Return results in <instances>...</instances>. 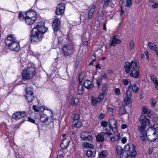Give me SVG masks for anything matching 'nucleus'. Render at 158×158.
Returning <instances> with one entry per match:
<instances>
[{"label": "nucleus", "mask_w": 158, "mask_h": 158, "mask_svg": "<svg viewBox=\"0 0 158 158\" xmlns=\"http://www.w3.org/2000/svg\"><path fill=\"white\" fill-rule=\"evenodd\" d=\"M125 72L127 73H130L129 75L135 78L139 77L140 70L139 67L137 65V61L132 60L131 62H127L124 66Z\"/></svg>", "instance_id": "f257e3e1"}, {"label": "nucleus", "mask_w": 158, "mask_h": 158, "mask_svg": "<svg viewBox=\"0 0 158 158\" xmlns=\"http://www.w3.org/2000/svg\"><path fill=\"white\" fill-rule=\"evenodd\" d=\"M139 121L141 125L138 127V129L139 131L141 132L142 135L140 136V138L142 140L145 141L147 139H148L149 137H147V132L145 129L146 127V125H150V121L145 115H142L139 118Z\"/></svg>", "instance_id": "f03ea898"}, {"label": "nucleus", "mask_w": 158, "mask_h": 158, "mask_svg": "<svg viewBox=\"0 0 158 158\" xmlns=\"http://www.w3.org/2000/svg\"><path fill=\"white\" fill-rule=\"evenodd\" d=\"M5 43L10 50L18 52L20 49L19 42L16 40L15 38L12 35H8L5 40Z\"/></svg>", "instance_id": "7ed1b4c3"}, {"label": "nucleus", "mask_w": 158, "mask_h": 158, "mask_svg": "<svg viewBox=\"0 0 158 158\" xmlns=\"http://www.w3.org/2000/svg\"><path fill=\"white\" fill-rule=\"evenodd\" d=\"M35 69L31 67L23 70L22 72L23 80H27L32 78L35 75Z\"/></svg>", "instance_id": "20e7f679"}, {"label": "nucleus", "mask_w": 158, "mask_h": 158, "mask_svg": "<svg viewBox=\"0 0 158 158\" xmlns=\"http://www.w3.org/2000/svg\"><path fill=\"white\" fill-rule=\"evenodd\" d=\"M47 30V28L44 27V23L40 22L35 24V27L32 30L31 32H34L35 31L43 35Z\"/></svg>", "instance_id": "39448f33"}, {"label": "nucleus", "mask_w": 158, "mask_h": 158, "mask_svg": "<svg viewBox=\"0 0 158 158\" xmlns=\"http://www.w3.org/2000/svg\"><path fill=\"white\" fill-rule=\"evenodd\" d=\"M30 37L31 42H37L41 41L43 38V34L34 31Z\"/></svg>", "instance_id": "423d86ee"}, {"label": "nucleus", "mask_w": 158, "mask_h": 158, "mask_svg": "<svg viewBox=\"0 0 158 158\" xmlns=\"http://www.w3.org/2000/svg\"><path fill=\"white\" fill-rule=\"evenodd\" d=\"M73 51L74 49L73 46L70 44L65 45L63 48V53L65 55L71 54Z\"/></svg>", "instance_id": "0eeeda50"}, {"label": "nucleus", "mask_w": 158, "mask_h": 158, "mask_svg": "<svg viewBox=\"0 0 158 158\" xmlns=\"http://www.w3.org/2000/svg\"><path fill=\"white\" fill-rule=\"evenodd\" d=\"M108 125L109 127H110L109 130L112 129L114 133L117 132V123L116 120L114 118H112L109 120Z\"/></svg>", "instance_id": "6e6552de"}, {"label": "nucleus", "mask_w": 158, "mask_h": 158, "mask_svg": "<svg viewBox=\"0 0 158 158\" xmlns=\"http://www.w3.org/2000/svg\"><path fill=\"white\" fill-rule=\"evenodd\" d=\"M135 145L131 143V145L128 144H126L124 146V149L125 151L129 152L131 154L133 153V155H136V153L135 150Z\"/></svg>", "instance_id": "1a4fd4ad"}, {"label": "nucleus", "mask_w": 158, "mask_h": 158, "mask_svg": "<svg viewBox=\"0 0 158 158\" xmlns=\"http://www.w3.org/2000/svg\"><path fill=\"white\" fill-rule=\"evenodd\" d=\"M26 115V113L24 111H17L14 113L12 115V118L16 120L21 119Z\"/></svg>", "instance_id": "9d476101"}, {"label": "nucleus", "mask_w": 158, "mask_h": 158, "mask_svg": "<svg viewBox=\"0 0 158 158\" xmlns=\"http://www.w3.org/2000/svg\"><path fill=\"white\" fill-rule=\"evenodd\" d=\"M116 153L120 158H125L127 153L120 146H118L116 149Z\"/></svg>", "instance_id": "9b49d317"}, {"label": "nucleus", "mask_w": 158, "mask_h": 158, "mask_svg": "<svg viewBox=\"0 0 158 158\" xmlns=\"http://www.w3.org/2000/svg\"><path fill=\"white\" fill-rule=\"evenodd\" d=\"M60 22L57 19H55L52 22V27L55 32H56L59 30Z\"/></svg>", "instance_id": "f8f14e48"}, {"label": "nucleus", "mask_w": 158, "mask_h": 158, "mask_svg": "<svg viewBox=\"0 0 158 158\" xmlns=\"http://www.w3.org/2000/svg\"><path fill=\"white\" fill-rule=\"evenodd\" d=\"M131 91L128 90L126 92V96L124 98V101L126 105L129 104L131 100Z\"/></svg>", "instance_id": "ddd939ff"}, {"label": "nucleus", "mask_w": 158, "mask_h": 158, "mask_svg": "<svg viewBox=\"0 0 158 158\" xmlns=\"http://www.w3.org/2000/svg\"><path fill=\"white\" fill-rule=\"evenodd\" d=\"M121 42V41L118 39H117L116 36L114 35L112 38V40L110 43L109 44L110 47L111 46L114 47L117 44H119Z\"/></svg>", "instance_id": "4468645a"}, {"label": "nucleus", "mask_w": 158, "mask_h": 158, "mask_svg": "<svg viewBox=\"0 0 158 158\" xmlns=\"http://www.w3.org/2000/svg\"><path fill=\"white\" fill-rule=\"evenodd\" d=\"M26 17L31 18H34L36 19V12L33 10H31L26 12L25 13Z\"/></svg>", "instance_id": "2eb2a0df"}, {"label": "nucleus", "mask_w": 158, "mask_h": 158, "mask_svg": "<svg viewBox=\"0 0 158 158\" xmlns=\"http://www.w3.org/2000/svg\"><path fill=\"white\" fill-rule=\"evenodd\" d=\"M49 117L44 114H42L40 115V120L42 123L46 124H48L49 123L48 122Z\"/></svg>", "instance_id": "dca6fc26"}, {"label": "nucleus", "mask_w": 158, "mask_h": 158, "mask_svg": "<svg viewBox=\"0 0 158 158\" xmlns=\"http://www.w3.org/2000/svg\"><path fill=\"white\" fill-rule=\"evenodd\" d=\"M69 139L68 138H65L60 144V147L62 149L64 148L68 147L69 143Z\"/></svg>", "instance_id": "f3484780"}, {"label": "nucleus", "mask_w": 158, "mask_h": 158, "mask_svg": "<svg viewBox=\"0 0 158 158\" xmlns=\"http://www.w3.org/2000/svg\"><path fill=\"white\" fill-rule=\"evenodd\" d=\"M25 20L26 23L28 25H31L33 24L36 20V19L35 18H31L26 17L25 19Z\"/></svg>", "instance_id": "a211bd4d"}, {"label": "nucleus", "mask_w": 158, "mask_h": 158, "mask_svg": "<svg viewBox=\"0 0 158 158\" xmlns=\"http://www.w3.org/2000/svg\"><path fill=\"white\" fill-rule=\"evenodd\" d=\"M152 129L153 131H154L152 135L150 137H148V140L150 142H153L155 141L157 138V135H156V129L154 128H152Z\"/></svg>", "instance_id": "6ab92c4d"}, {"label": "nucleus", "mask_w": 158, "mask_h": 158, "mask_svg": "<svg viewBox=\"0 0 158 158\" xmlns=\"http://www.w3.org/2000/svg\"><path fill=\"white\" fill-rule=\"evenodd\" d=\"M84 87L88 89H91L93 86L91 81L88 80H87L84 82Z\"/></svg>", "instance_id": "aec40b11"}, {"label": "nucleus", "mask_w": 158, "mask_h": 158, "mask_svg": "<svg viewBox=\"0 0 158 158\" xmlns=\"http://www.w3.org/2000/svg\"><path fill=\"white\" fill-rule=\"evenodd\" d=\"M95 8L96 6L94 5H93L91 7V8L88 13V18L89 19L92 18Z\"/></svg>", "instance_id": "412c9836"}, {"label": "nucleus", "mask_w": 158, "mask_h": 158, "mask_svg": "<svg viewBox=\"0 0 158 158\" xmlns=\"http://www.w3.org/2000/svg\"><path fill=\"white\" fill-rule=\"evenodd\" d=\"M127 112L125 107L123 106H122L119 108L118 110V114L120 115H122L126 114Z\"/></svg>", "instance_id": "4be33fe9"}, {"label": "nucleus", "mask_w": 158, "mask_h": 158, "mask_svg": "<svg viewBox=\"0 0 158 158\" xmlns=\"http://www.w3.org/2000/svg\"><path fill=\"white\" fill-rule=\"evenodd\" d=\"M25 97L29 103L31 102L34 98L33 94H26Z\"/></svg>", "instance_id": "5701e85b"}, {"label": "nucleus", "mask_w": 158, "mask_h": 158, "mask_svg": "<svg viewBox=\"0 0 158 158\" xmlns=\"http://www.w3.org/2000/svg\"><path fill=\"white\" fill-rule=\"evenodd\" d=\"M102 133L101 134L98 135L96 137V139L97 141L98 142H102L104 140V137Z\"/></svg>", "instance_id": "b1692460"}, {"label": "nucleus", "mask_w": 158, "mask_h": 158, "mask_svg": "<svg viewBox=\"0 0 158 158\" xmlns=\"http://www.w3.org/2000/svg\"><path fill=\"white\" fill-rule=\"evenodd\" d=\"M147 45L150 49L154 51H156V50L157 48L156 45L153 43L148 42Z\"/></svg>", "instance_id": "393cba45"}, {"label": "nucleus", "mask_w": 158, "mask_h": 158, "mask_svg": "<svg viewBox=\"0 0 158 158\" xmlns=\"http://www.w3.org/2000/svg\"><path fill=\"white\" fill-rule=\"evenodd\" d=\"M91 101L92 104L94 106L97 105V103L100 102L98 99L94 96H92L91 98Z\"/></svg>", "instance_id": "a878e982"}, {"label": "nucleus", "mask_w": 158, "mask_h": 158, "mask_svg": "<svg viewBox=\"0 0 158 158\" xmlns=\"http://www.w3.org/2000/svg\"><path fill=\"white\" fill-rule=\"evenodd\" d=\"M150 109H148L146 107L143 106L142 108V112L143 114H149L151 113Z\"/></svg>", "instance_id": "bb28decb"}, {"label": "nucleus", "mask_w": 158, "mask_h": 158, "mask_svg": "<svg viewBox=\"0 0 158 158\" xmlns=\"http://www.w3.org/2000/svg\"><path fill=\"white\" fill-rule=\"evenodd\" d=\"M107 152L106 150H103L101 152L99 153V157L98 158H106L105 156H107Z\"/></svg>", "instance_id": "cd10ccee"}, {"label": "nucleus", "mask_w": 158, "mask_h": 158, "mask_svg": "<svg viewBox=\"0 0 158 158\" xmlns=\"http://www.w3.org/2000/svg\"><path fill=\"white\" fill-rule=\"evenodd\" d=\"M83 93V88L81 84H80L78 85V94L80 95H81Z\"/></svg>", "instance_id": "c85d7f7f"}, {"label": "nucleus", "mask_w": 158, "mask_h": 158, "mask_svg": "<svg viewBox=\"0 0 158 158\" xmlns=\"http://www.w3.org/2000/svg\"><path fill=\"white\" fill-rule=\"evenodd\" d=\"M25 91L26 94H33V89L30 87L28 86V85L26 86L25 88Z\"/></svg>", "instance_id": "c756f323"}, {"label": "nucleus", "mask_w": 158, "mask_h": 158, "mask_svg": "<svg viewBox=\"0 0 158 158\" xmlns=\"http://www.w3.org/2000/svg\"><path fill=\"white\" fill-rule=\"evenodd\" d=\"M89 133H86V131H83L82 132L81 135V138L83 140H86V137L87 135Z\"/></svg>", "instance_id": "7c9ffc66"}, {"label": "nucleus", "mask_w": 158, "mask_h": 158, "mask_svg": "<svg viewBox=\"0 0 158 158\" xmlns=\"http://www.w3.org/2000/svg\"><path fill=\"white\" fill-rule=\"evenodd\" d=\"M83 146L85 148H94V146L92 144L87 142L83 143Z\"/></svg>", "instance_id": "2f4dec72"}, {"label": "nucleus", "mask_w": 158, "mask_h": 158, "mask_svg": "<svg viewBox=\"0 0 158 158\" xmlns=\"http://www.w3.org/2000/svg\"><path fill=\"white\" fill-rule=\"evenodd\" d=\"M60 6H57L56 8V10L55 11V12L56 14L57 15H62L63 13L64 12H62V9H59V7Z\"/></svg>", "instance_id": "473e14b6"}, {"label": "nucleus", "mask_w": 158, "mask_h": 158, "mask_svg": "<svg viewBox=\"0 0 158 158\" xmlns=\"http://www.w3.org/2000/svg\"><path fill=\"white\" fill-rule=\"evenodd\" d=\"M26 17V15H25V14L23 15L21 12H19L18 18L19 20L21 21L23 20H25V18Z\"/></svg>", "instance_id": "72a5a7b5"}, {"label": "nucleus", "mask_w": 158, "mask_h": 158, "mask_svg": "<svg viewBox=\"0 0 158 158\" xmlns=\"http://www.w3.org/2000/svg\"><path fill=\"white\" fill-rule=\"evenodd\" d=\"M132 89L133 92L137 93L138 92L139 88L136 85L134 84L132 86Z\"/></svg>", "instance_id": "f704fd0d"}, {"label": "nucleus", "mask_w": 158, "mask_h": 158, "mask_svg": "<svg viewBox=\"0 0 158 158\" xmlns=\"http://www.w3.org/2000/svg\"><path fill=\"white\" fill-rule=\"evenodd\" d=\"M104 97V95L103 93H101L99 94L98 97L97 98L98 101L100 102H102Z\"/></svg>", "instance_id": "c9c22d12"}, {"label": "nucleus", "mask_w": 158, "mask_h": 158, "mask_svg": "<svg viewBox=\"0 0 158 158\" xmlns=\"http://www.w3.org/2000/svg\"><path fill=\"white\" fill-rule=\"evenodd\" d=\"M74 123V126L76 127H80L82 124V122L81 121H76V122H73Z\"/></svg>", "instance_id": "e433bc0d"}, {"label": "nucleus", "mask_w": 158, "mask_h": 158, "mask_svg": "<svg viewBox=\"0 0 158 158\" xmlns=\"http://www.w3.org/2000/svg\"><path fill=\"white\" fill-rule=\"evenodd\" d=\"M150 77L151 80L154 83L158 81V80L157 79L156 76L155 75H151Z\"/></svg>", "instance_id": "4c0bfd02"}, {"label": "nucleus", "mask_w": 158, "mask_h": 158, "mask_svg": "<svg viewBox=\"0 0 158 158\" xmlns=\"http://www.w3.org/2000/svg\"><path fill=\"white\" fill-rule=\"evenodd\" d=\"M108 88V85L106 84H104L102 86V89L103 92H106Z\"/></svg>", "instance_id": "58836bf2"}, {"label": "nucleus", "mask_w": 158, "mask_h": 158, "mask_svg": "<svg viewBox=\"0 0 158 158\" xmlns=\"http://www.w3.org/2000/svg\"><path fill=\"white\" fill-rule=\"evenodd\" d=\"M60 6L59 7V9H62V12H64V10L65 9V6L64 5L63 3H59L57 6Z\"/></svg>", "instance_id": "ea45409f"}, {"label": "nucleus", "mask_w": 158, "mask_h": 158, "mask_svg": "<svg viewBox=\"0 0 158 158\" xmlns=\"http://www.w3.org/2000/svg\"><path fill=\"white\" fill-rule=\"evenodd\" d=\"M102 3L103 4L104 8L106 7L109 4V1H102Z\"/></svg>", "instance_id": "a19ab883"}, {"label": "nucleus", "mask_w": 158, "mask_h": 158, "mask_svg": "<svg viewBox=\"0 0 158 158\" xmlns=\"http://www.w3.org/2000/svg\"><path fill=\"white\" fill-rule=\"evenodd\" d=\"M80 116L79 114H75L73 117L74 122L78 121L80 119Z\"/></svg>", "instance_id": "79ce46f5"}, {"label": "nucleus", "mask_w": 158, "mask_h": 158, "mask_svg": "<svg viewBox=\"0 0 158 158\" xmlns=\"http://www.w3.org/2000/svg\"><path fill=\"white\" fill-rule=\"evenodd\" d=\"M101 126L104 127H106L108 125V123L105 121H102L101 123Z\"/></svg>", "instance_id": "37998d69"}, {"label": "nucleus", "mask_w": 158, "mask_h": 158, "mask_svg": "<svg viewBox=\"0 0 158 158\" xmlns=\"http://www.w3.org/2000/svg\"><path fill=\"white\" fill-rule=\"evenodd\" d=\"M73 104L74 106H76L79 102V99L78 98H75L73 99Z\"/></svg>", "instance_id": "c03bdc74"}, {"label": "nucleus", "mask_w": 158, "mask_h": 158, "mask_svg": "<svg viewBox=\"0 0 158 158\" xmlns=\"http://www.w3.org/2000/svg\"><path fill=\"white\" fill-rule=\"evenodd\" d=\"M93 154V152L92 150H89L87 151L86 152V155L87 156L89 157L91 156Z\"/></svg>", "instance_id": "a18cd8bd"}, {"label": "nucleus", "mask_w": 158, "mask_h": 158, "mask_svg": "<svg viewBox=\"0 0 158 158\" xmlns=\"http://www.w3.org/2000/svg\"><path fill=\"white\" fill-rule=\"evenodd\" d=\"M134 43L133 41V40H131L130 43V49L131 50L133 49L134 48Z\"/></svg>", "instance_id": "49530a36"}, {"label": "nucleus", "mask_w": 158, "mask_h": 158, "mask_svg": "<svg viewBox=\"0 0 158 158\" xmlns=\"http://www.w3.org/2000/svg\"><path fill=\"white\" fill-rule=\"evenodd\" d=\"M123 83L125 86H126L129 84V81L127 79H123Z\"/></svg>", "instance_id": "de8ad7c7"}, {"label": "nucleus", "mask_w": 158, "mask_h": 158, "mask_svg": "<svg viewBox=\"0 0 158 158\" xmlns=\"http://www.w3.org/2000/svg\"><path fill=\"white\" fill-rule=\"evenodd\" d=\"M136 155H133V153L131 154L127 155L125 156V158H135V156Z\"/></svg>", "instance_id": "09e8293b"}, {"label": "nucleus", "mask_w": 158, "mask_h": 158, "mask_svg": "<svg viewBox=\"0 0 158 158\" xmlns=\"http://www.w3.org/2000/svg\"><path fill=\"white\" fill-rule=\"evenodd\" d=\"M84 78L83 76H82V74H80L79 76V81L80 84H81V82Z\"/></svg>", "instance_id": "8fccbe9b"}, {"label": "nucleus", "mask_w": 158, "mask_h": 158, "mask_svg": "<svg viewBox=\"0 0 158 158\" xmlns=\"http://www.w3.org/2000/svg\"><path fill=\"white\" fill-rule=\"evenodd\" d=\"M115 92L116 94L117 95H119L120 94V90L119 88H115Z\"/></svg>", "instance_id": "3c124183"}, {"label": "nucleus", "mask_w": 158, "mask_h": 158, "mask_svg": "<svg viewBox=\"0 0 158 158\" xmlns=\"http://www.w3.org/2000/svg\"><path fill=\"white\" fill-rule=\"evenodd\" d=\"M127 1V2H126V6H128V7L130 6L131 5L132 3V1Z\"/></svg>", "instance_id": "603ef678"}, {"label": "nucleus", "mask_w": 158, "mask_h": 158, "mask_svg": "<svg viewBox=\"0 0 158 158\" xmlns=\"http://www.w3.org/2000/svg\"><path fill=\"white\" fill-rule=\"evenodd\" d=\"M151 105L152 106H154L155 105L156 103V101L154 99H152L151 100Z\"/></svg>", "instance_id": "864d4df0"}, {"label": "nucleus", "mask_w": 158, "mask_h": 158, "mask_svg": "<svg viewBox=\"0 0 158 158\" xmlns=\"http://www.w3.org/2000/svg\"><path fill=\"white\" fill-rule=\"evenodd\" d=\"M101 78L103 79H106L108 78V76L107 74L105 73H103L101 75Z\"/></svg>", "instance_id": "5fc2aeb1"}, {"label": "nucleus", "mask_w": 158, "mask_h": 158, "mask_svg": "<svg viewBox=\"0 0 158 158\" xmlns=\"http://www.w3.org/2000/svg\"><path fill=\"white\" fill-rule=\"evenodd\" d=\"M86 140H88V141H91L93 139V137H92L89 135H87V136L86 137Z\"/></svg>", "instance_id": "6e6d98bb"}, {"label": "nucleus", "mask_w": 158, "mask_h": 158, "mask_svg": "<svg viewBox=\"0 0 158 158\" xmlns=\"http://www.w3.org/2000/svg\"><path fill=\"white\" fill-rule=\"evenodd\" d=\"M105 116V114L103 113H101L98 116V119L101 120L103 119Z\"/></svg>", "instance_id": "4d7b16f0"}, {"label": "nucleus", "mask_w": 158, "mask_h": 158, "mask_svg": "<svg viewBox=\"0 0 158 158\" xmlns=\"http://www.w3.org/2000/svg\"><path fill=\"white\" fill-rule=\"evenodd\" d=\"M102 134H103V135H106L109 136L111 135H112V134L111 132L108 131L102 132Z\"/></svg>", "instance_id": "13d9d810"}, {"label": "nucleus", "mask_w": 158, "mask_h": 158, "mask_svg": "<svg viewBox=\"0 0 158 158\" xmlns=\"http://www.w3.org/2000/svg\"><path fill=\"white\" fill-rule=\"evenodd\" d=\"M82 43L83 45L85 46H87L88 44V42L85 40H82Z\"/></svg>", "instance_id": "bf43d9fd"}, {"label": "nucleus", "mask_w": 158, "mask_h": 158, "mask_svg": "<svg viewBox=\"0 0 158 158\" xmlns=\"http://www.w3.org/2000/svg\"><path fill=\"white\" fill-rule=\"evenodd\" d=\"M97 84L98 85V88H99L100 86L101 83V80H97L96 81Z\"/></svg>", "instance_id": "052dcab7"}, {"label": "nucleus", "mask_w": 158, "mask_h": 158, "mask_svg": "<svg viewBox=\"0 0 158 158\" xmlns=\"http://www.w3.org/2000/svg\"><path fill=\"white\" fill-rule=\"evenodd\" d=\"M154 8H156L158 7V3H154L153 4L151 5Z\"/></svg>", "instance_id": "680f3d73"}, {"label": "nucleus", "mask_w": 158, "mask_h": 158, "mask_svg": "<svg viewBox=\"0 0 158 158\" xmlns=\"http://www.w3.org/2000/svg\"><path fill=\"white\" fill-rule=\"evenodd\" d=\"M33 109L35 111L38 112L39 111V110L38 108V107L35 105H34L33 106Z\"/></svg>", "instance_id": "e2e57ef3"}, {"label": "nucleus", "mask_w": 158, "mask_h": 158, "mask_svg": "<svg viewBox=\"0 0 158 158\" xmlns=\"http://www.w3.org/2000/svg\"><path fill=\"white\" fill-rule=\"evenodd\" d=\"M28 121L32 123H35V120H34L33 119L30 118V117H28Z\"/></svg>", "instance_id": "0e129e2a"}, {"label": "nucleus", "mask_w": 158, "mask_h": 158, "mask_svg": "<svg viewBox=\"0 0 158 158\" xmlns=\"http://www.w3.org/2000/svg\"><path fill=\"white\" fill-rule=\"evenodd\" d=\"M127 140V138L125 137H123L122 139V142L123 143H125Z\"/></svg>", "instance_id": "69168bd1"}, {"label": "nucleus", "mask_w": 158, "mask_h": 158, "mask_svg": "<svg viewBox=\"0 0 158 158\" xmlns=\"http://www.w3.org/2000/svg\"><path fill=\"white\" fill-rule=\"evenodd\" d=\"M155 88L158 90V81L154 83Z\"/></svg>", "instance_id": "338daca9"}, {"label": "nucleus", "mask_w": 158, "mask_h": 158, "mask_svg": "<svg viewBox=\"0 0 158 158\" xmlns=\"http://www.w3.org/2000/svg\"><path fill=\"white\" fill-rule=\"evenodd\" d=\"M127 126L126 124H123L121 125L122 128L123 129H124L127 127Z\"/></svg>", "instance_id": "774afa93"}]
</instances>
